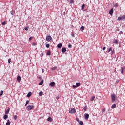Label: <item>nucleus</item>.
Wrapping results in <instances>:
<instances>
[{
  "label": "nucleus",
  "instance_id": "obj_47",
  "mask_svg": "<svg viewBox=\"0 0 125 125\" xmlns=\"http://www.w3.org/2000/svg\"><path fill=\"white\" fill-rule=\"evenodd\" d=\"M114 52H115V50H112L111 52L112 54H113V53H114Z\"/></svg>",
  "mask_w": 125,
  "mask_h": 125
},
{
  "label": "nucleus",
  "instance_id": "obj_17",
  "mask_svg": "<svg viewBox=\"0 0 125 125\" xmlns=\"http://www.w3.org/2000/svg\"><path fill=\"white\" fill-rule=\"evenodd\" d=\"M48 122H52V118L51 117H49L47 119Z\"/></svg>",
  "mask_w": 125,
  "mask_h": 125
},
{
  "label": "nucleus",
  "instance_id": "obj_18",
  "mask_svg": "<svg viewBox=\"0 0 125 125\" xmlns=\"http://www.w3.org/2000/svg\"><path fill=\"white\" fill-rule=\"evenodd\" d=\"M10 110V108H8V109L7 110V111L5 112L6 115H7V114H9Z\"/></svg>",
  "mask_w": 125,
  "mask_h": 125
},
{
  "label": "nucleus",
  "instance_id": "obj_5",
  "mask_svg": "<svg viewBox=\"0 0 125 125\" xmlns=\"http://www.w3.org/2000/svg\"><path fill=\"white\" fill-rule=\"evenodd\" d=\"M70 114H75L76 113V109L75 108H72L69 110Z\"/></svg>",
  "mask_w": 125,
  "mask_h": 125
},
{
  "label": "nucleus",
  "instance_id": "obj_11",
  "mask_svg": "<svg viewBox=\"0 0 125 125\" xmlns=\"http://www.w3.org/2000/svg\"><path fill=\"white\" fill-rule=\"evenodd\" d=\"M124 71H125V66H123L122 67H121V73L124 74Z\"/></svg>",
  "mask_w": 125,
  "mask_h": 125
},
{
  "label": "nucleus",
  "instance_id": "obj_19",
  "mask_svg": "<svg viewBox=\"0 0 125 125\" xmlns=\"http://www.w3.org/2000/svg\"><path fill=\"white\" fill-rule=\"evenodd\" d=\"M94 99H95V96H93L91 98V101H93L94 100Z\"/></svg>",
  "mask_w": 125,
  "mask_h": 125
},
{
  "label": "nucleus",
  "instance_id": "obj_39",
  "mask_svg": "<svg viewBox=\"0 0 125 125\" xmlns=\"http://www.w3.org/2000/svg\"><path fill=\"white\" fill-rule=\"evenodd\" d=\"M8 63H10L11 62V59H9L8 60Z\"/></svg>",
  "mask_w": 125,
  "mask_h": 125
},
{
  "label": "nucleus",
  "instance_id": "obj_14",
  "mask_svg": "<svg viewBox=\"0 0 125 125\" xmlns=\"http://www.w3.org/2000/svg\"><path fill=\"white\" fill-rule=\"evenodd\" d=\"M17 81L19 83H20V81H21V77L19 76L17 77Z\"/></svg>",
  "mask_w": 125,
  "mask_h": 125
},
{
  "label": "nucleus",
  "instance_id": "obj_4",
  "mask_svg": "<svg viewBox=\"0 0 125 125\" xmlns=\"http://www.w3.org/2000/svg\"><path fill=\"white\" fill-rule=\"evenodd\" d=\"M80 85H81V83H77L76 84V85H73V88L75 89L76 87H79V86H80Z\"/></svg>",
  "mask_w": 125,
  "mask_h": 125
},
{
  "label": "nucleus",
  "instance_id": "obj_25",
  "mask_svg": "<svg viewBox=\"0 0 125 125\" xmlns=\"http://www.w3.org/2000/svg\"><path fill=\"white\" fill-rule=\"evenodd\" d=\"M80 30L82 31V32H83V30H84V27L82 26L80 28Z\"/></svg>",
  "mask_w": 125,
  "mask_h": 125
},
{
  "label": "nucleus",
  "instance_id": "obj_45",
  "mask_svg": "<svg viewBox=\"0 0 125 125\" xmlns=\"http://www.w3.org/2000/svg\"><path fill=\"white\" fill-rule=\"evenodd\" d=\"M106 49V47H103V50H105Z\"/></svg>",
  "mask_w": 125,
  "mask_h": 125
},
{
  "label": "nucleus",
  "instance_id": "obj_33",
  "mask_svg": "<svg viewBox=\"0 0 125 125\" xmlns=\"http://www.w3.org/2000/svg\"><path fill=\"white\" fill-rule=\"evenodd\" d=\"M14 119L17 120V115L14 116Z\"/></svg>",
  "mask_w": 125,
  "mask_h": 125
},
{
  "label": "nucleus",
  "instance_id": "obj_1",
  "mask_svg": "<svg viewBox=\"0 0 125 125\" xmlns=\"http://www.w3.org/2000/svg\"><path fill=\"white\" fill-rule=\"evenodd\" d=\"M46 40L47 42H51V41H52V37H51V36H47L46 37Z\"/></svg>",
  "mask_w": 125,
  "mask_h": 125
},
{
  "label": "nucleus",
  "instance_id": "obj_23",
  "mask_svg": "<svg viewBox=\"0 0 125 125\" xmlns=\"http://www.w3.org/2000/svg\"><path fill=\"white\" fill-rule=\"evenodd\" d=\"M32 95V93L31 92H29L27 94V97H30V96H31Z\"/></svg>",
  "mask_w": 125,
  "mask_h": 125
},
{
  "label": "nucleus",
  "instance_id": "obj_16",
  "mask_svg": "<svg viewBox=\"0 0 125 125\" xmlns=\"http://www.w3.org/2000/svg\"><path fill=\"white\" fill-rule=\"evenodd\" d=\"M10 121L9 120V119H8V120H7V123H6V125H10Z\"/></svg>",
  "mask_w": 125,
  "mask_h": 125
},
{
  "label": "nucleus",
  "instance_id": "obj_41",
  "mask_svg": "<svg viewBox=\"0 0 125 125\" xmlns=\"http://www.w3.org/2000/svg\"><path fill=\"white\" fill-rule=\"evenodd\" d=\"M68 47H69V48H72V45L69 44L68 45Z\"/></svg>",
  "mask_w": 125,
  "mask_h": 125
},
{
  "label": "nucleus",
  "instance_id": "obj_10",
  "mask_svg": "<svg viewBox=\"0 0 125 125\" xmlns=\"http://www.w3.org/2000/svg\"><path fill=\"white\" fill-rule=\"evenodd\" d=\"M66 48H62V53H64V52H66Z\"/></svg>",
  "mask_w": 125,
  "mask_h": 125
},
{
  "label": "nucleus",
  "instance_id": "obj_3",
  "mask_svg": "<svg viewBox=\"0 0 125 125\" xmlns=\"http://www.w3.org/2000/svg\"><path fill=\"white\" fill-rule=\"evenodd\" d=\"M125 20V16L123 15V16H121L120 17H119L117 19V20L120 21V20Z\"/></svg>",
  "mask_w": 125,
  "mask_h": 125
},
{
  "label": "nucleus",
  "instance_id": "obj_12",
  "mask_svg": "<svg viewBox=\"0 0 125 125\" xmlns=\"http://www.w3.org/2000/svg\"><path fill=\"white\" fill-rule=\"evenodd\" d=\"M118 40L117 39H114L113 41V43H115V44H118Z\"/></svg>",
  "mask_w": 125,
  "mask_h": 125
},
{
  "label": "nucleus",
  "instance_id": "obj_31",
  "mask_svg": "<svg viewBox=\"0 0 125 125\" xmlns=\"http://www.w3.org/2000/svg\"><path fill=\"white\" fill-rule=\"evenodd\" d=\"M3 94V91L1 90L0 91V96H1Z\"/></svg>",
  "mask_w": 125,
  "mask_h": 125
},
{
  "label": "nucleus",
  "instance_id": "obj_48",
  "mask_svg": "<svg viewBox=\"0 0 125 125\" xmlns=\"http://www.w3.org/2000/svg\"><path fill=\"white\" fill-rule=\"evenodd\" d=\"M71 36H72V37H75V34L74 33H72Z\"/></svg>",
  "mask_w": 125,
  "mask_h": 125
},
{
  "label": "nucleus",
  "instance_id": "obj_8",
  "mask_svg": "<svg viewBox=\"0 0 125 125\" xmlns=\"http://www.w3.org/2000/svg\"><path fill=\"white\" fill-rule=\"evenodd\" d=\"M114 13V9L112 8L111 10L109 11V14L110 15H113V13Z\"/></svg>",
  "mask_w": 125,
  "mask_h": 125
},
{
  "label": "nucleus",
  "instance_id": "obj_37",
  "mask_svg": "<svg viewBox=\"0 0 125 125\" xmlns=\"http://www.w3.org/2000/svg\"><path fill=\"white\" fill-rule=\"evenodd\" d=\"M32 45H33V46H35V45H37V44H36V42H33V43H32Z\"/></svg>",
  "mask_w": 125,
  "mask_h": 125
},
{
  "label": "nucleus",
  "instance_id": "obj_13",
  "mask_svg": "<svg viewBox=\"0 0 125 125\" xmlns=\"http://www.w3.org/2000/svg\"><path fill=\"white\" fill-rule=\"evenodd\" d=\"M62 43H59L57 45V47L58 48H61L62 47Z\"/></svg>",
  "mask_w": 125,
  "mask_h": 125
},
{
  "label": "nucleus",
  "instance_id": "obj_51",
  "mask_svg": "<svg viewBox=\"0 0 125 125\" xmlns=\"http://www.w3.org/2000/svg\"><path fill=\"white\" fill-rule=\"evenodd\" d=\"M117 31H119V29H117Z\"/></svg>",
  "mask_w": 125,
  "mask_h": 125
},
{
  "label": "nucleus",
  "instance_id": "obj_35",
  "mask_svg": "<svg viewBox=\"0 0 125 125\" xmlns=\"http://www.w3.org/2000/svg\"><path fill=\"white\" fill-rule=\"evenodd\" d=\"M110 51H112V47L109 48V49L108 50V53L110 52Z\"/></svg>",
  "mask_w": 125,
  "mask_h": 125
},
{
  "label": "nucleus",
  "instance_id": "obj_29",
  "mask_svg": "<svg viewBox=\"0 0 125 125\" xmlns=\"http://www.w3.org/2000/svg\"><path fill=\"white\" fill-rule=\"evenodd\" d=\"M105 111H106V108H105V107H104L103 108V109L102 110V113H104V112H105Z\"/></svg>",
  "mask_w": 125,
  "mask_h": 125
},
{
  "label": "nucleus",
  "instance_id": "obj_46",
  "mask_svg": "<svg viewBox=\"0 0 125 125\" xmlns=\"http://www.w3.org/2000/svg\"><path fill=\"white\" fill-rule=\"evenodd\" d=\"M42 73H44V69H42Z\"/></svg>",
  "mask_w": 125,
  "mask_h": 125
},
{
  "label": "nucleus",
  "instance_id": "obj_42",
  "mask_svg": "<svg viewBox=\"0 0 125 125\" xmlns=\"http://www.w3.org/2000/svg\"><path fill=\"white\" fill-rule=\"evenodd\" d=\"M83 110L84 111H86V110H87V107H84Z\"/></svg>",
  "mask_w": 125,
  "mask_h": 125
},
{
  "label": "nucleus",
  "instance_id": "obj_50",
  "mask_svg": "<svg viewBox=\"0 0 125 125\" xmlns=\"http://www.w3.org/2000/svg\"><path fill=\"white\" fill-rule=\"evenodd\" d=\"M42 56H43V53H42Z\"/></svg>",
  "mask_w": 125,
  "mask_h": 125
},
{
  "label": "nucleus",
  "instance_id": "obj_21",
  "mask_svg": "<svg viewBox=\"0 0 125 125\" xmlns=\"http://www.w3.org/2000/svg\"><path fill=\"white\" fill-rule=\"evenodd\" d=\"M85 7V5L83 4L82 5V10H83L84 9V7Z\"/></svg>",
  "mask_w": 125,
  "mask_h": 125
},
{
  "label": "nucleus",
  "instance_id": "obj_26",
  "mask_svg": "<svg viewBox=\"0 0 125 125\" xmlns=\"http://www.w3.org/2000/svg\"><path fill=\"white\" fill-rule=\"evenodd\" d=\"M50 54H51L50 50H48L47 52V55H50Z\"/></svg>",
  "mask_w": 125,
  "mask_h": 125
},
{
  "label": "nucleus",
  "instance_id": "obj_24",
  "mask_svg": "<svg viewBox=\"0 0 125 125\" xmlns=\"http://www.w3.org/2000/svg\"><path fill=\"white\" fill-rule=\"evenodd\" d=\"M78 123L79 124V125H83V122L82 121H79Z\"/></svg>",
  "mask_w": 125,
  "mask_h": 125
},
{
  "label": "nucleus",
  "instance_id": "obj_9",
  "mask_svg": "<svg viewBox=\"0 0 125 125\" xmlns=\"http://www.w3.org/2000/svg\"><path fill=\"white\" fill-rule=\"evenodd\" d=\"M84 117L85 120H88V118H89V114H86L84 115Z\"/></svg>",
  "mask_w": 125,
  "mask_h": 125
},
{
  "label": "nucleus",
  "instance_id": "obj_44",
  "mask_svg": "<svg viewBox=\"0 0 125 125\" xmlns=\"http://www.w3.org/2000/svg\"><path fill=\"white\" fill-rule=\"evenodd\" d=\"M32 39H33V37H30L29 39V41H31L32 40Z\"/></svg>",
  "mask_w": 125,
  "mask_h": 125
},
{
  "label": "nucleus",
  "instance_id": "obj_40",
  "mask_svg": "<svg viewBox=\"0 0 125 125\" xmlns=\"http://www.w3.org/2000/svg\"><path fill=\"white\" fill-rule=\"evenodd\" d=\"M28 29H29V27H25V28H24V30L25 31H28Z\"/></svg>",
  "mask_w": 125,
  "mask_h": 125
},
{
  "label": "nucleus",
  "instance_id": "obj_34",
  "mask_svg": "<svg viewBox=\"0 0 125 125\" xmlns=\"http://www.w3.org/2000/svg\"><path fill=\"white\" fill-rule=\"evenodd\" d=\"M28 104H29V101L28 100L26 101V104H25V106H27V105H28Z\"/></svg>",
  "mask_w": 125,
  "mask_h": 125
},
{
  "label": "nucleus",
  "instance_id": "obj_32",
  "mask_svg": "<svg viewBox=\"0 0 125 125\" xmlns=\"http://www.w3.org/2000/svg\"><path fill=\"white\" fill-rule=\"evenodd\" d=\"M6 22H5V21H4V22H3L2 23V25H3V26H4V25H6Z\"/></svg>",
  "mask_w": 125,
  "mask_h": 125
},
{
  "label": "nucleus",
  "instance_id": "obj_36",
  "mask_svg": "<svg viewBox=\"0 0 125 125\" xmlns=\"http://www.w3.org/2000/svg\"><path fill=\"white\" fill-rule=\"evenodd\" d=\"M70 3L72 4V3H74V0H71L70 1Z\"/></svg>",
  "mask_w": 125,
  "mask_h": 125
},
{
  "label": "nucleus",
  "instance_id": "obj_38",
  "mask_svg": "<svg viewBox=\"0 0 125 125\" xmlns=\"http://www.w3.org/2000/svg\"><path fill=\"white\" fill-rule=\"evenodd\" d=\"M14 13V11H13V10H12L11 12H10V13L12 15H13V13Z\"/></svg>",
  "mask_w": 125,
  "mask_h": 125
},
{
  "label": "nucleus",
  "instance_id": "obj_22",
  "mask_svg": "<svg viewBox=\"0 0 125 125\" xmlns=\"http://www.w3.org/2000/svg\"><path fill=\"white\" fill-rule=\"evenodd\" d=\"M42 94H43V92H42V91H41L39 93V96H42Z\"/></svg>",
  "mask_w": 125,
  "mask_h": 125
},
{
  "label": "nucleus",
  "instance_id": "obj_2",
  "mask_svg": "<svg viewBox=\"0 0 125 125\" xmlns=\"http://www.w3.org/2000/svg\"><path fill=\"white\" fill-rule=\"evenodd\" d=\"M32 109H34V106L33 105H28L26 108L27 111H31Z\"/></svg>",
  "mask_w": 125,
  "mask_h": 125
},
{
  "label": "nucleus",
  "instance_id": "obj_30",
  "mask_svg": "<svg viewBox=\"0 0 125 125\" xmlns=\"http://www.w3.org/2000/svg\"><path fill=\"white\" fill-rule=\"evenodd\" d=\"M50 46V45H49V44H47L46 45V47H47V48H49Z\"/></svg>",
  "mask_w": 125,
  "mask_h": 125
},
{
  "label": "nucleus",
  "instance_id": "obj_52",
  "mask_svg": "<svg viewBox=\"0 0 125 125\" xmlns=\"http://www.w3.org/2000/svg\"><path fill=\"white\" fill-rule=\"evenodd\" d=\"M117 31H119V29H117Z\"/></svg>",
  "mask_w": 125,
  "mask_h": 125
},
{
  "label": "nucleus",
  "instance_id": "obj_27",
  "mask_svg": "<svg viewBox=\"0 0 125 125\" xmlns=\"http://www.w3.org/2000/svg\"><path fill=\"white\" fill-rule=\"evenodd\" d=\"M56 69H57V67H54L52 68V71H54L55 70H56Z\"/></svg>",
  "mask_w": 125,
  "mask_h": 125
},
{
  "label": "nucleus",
  "instance_id": "obj_6",
  "mask_svg": "<svg viewBox=\"0 0 125 125\" xmlns=\"http://www.w3.org/2000/svg\"><path fill=\"white\" fill-rule=\"evenodd\" d=\"M111 98H112V101H116V95L115 94L111 95Z\"/></svg>",
  "mask_w": 125,
  "mask_h": 125
},
{
  "label": "nucleus",
  "instance_id": "obj_43",
  "mask_svg": "<svg viewBox=\"0 0 125 125\" xmlns=\"http://www.w3.org/2000/svg\"><path fill=\"white\" fill-rule=\"evenodd\" d=\"M76 121L77 122H78L79 123V122H80V120L79 119V118L78 117L76 118Z\"/></svg>",
  "mask_w": 125,
  "mask_h": 125
},
{
  "label": "nucleus",
  "instance_id": "obj_15",
  "mask_svg": "<svg viewBox=\"0 0 125 125\" xmlns=\"http://www.w3.org/2000/svg\"><path fill=\"white\" fill-rule=\"evenodd\" d=\"M43 84V80H42L39 83V85H42Z\"/></svg>",
  "mask_w": 125,
  "mask_h": 125
},
{
  "label": "nucleus",
  "instance_id": "obj_7",
  "mask_svg": "<svg viewBox=\"0 0 125 125\" xmlns=\"http://www.w3.org/2000/svg\"><path fill=\"white\" fill-rule=\"evenodd\" d=\"M50 86H51V87H53V86H55V82H51L50 83Z\"/></svg>",
  "mask_w": 125,
  "mask_h": 125
},
{
  "label": "nucleus",
  "instance_id": "obj_49",
  "mask_svg": "<svg viewBox=\"0 0 125 125\" xmlns=\"http://www.w3.org/2000/svg\"><path fill=\"white\" fill-rule=\"evenodd\" d=\"M115 6H116L117 7L118 6V4H115Z\"/></svg>",
  "mask_w": 125,
  "mask_h": 125
},
{
  "label": "nucleus",
  "instance_id": "obj_20",
  "mask_svg": "<svg viewBox=\"0 0 125 125\" xmlns=\"http://www.w3.org/2000/svg\"><path fill=\"white\" fill-rule=\"evenodd\" d=\"M7 118H8V116L7 115H4L3 118L4 120H6V119H7Z\"/></svg>",
  "mask_w": 125,
  "mask_h": 125
},
{
  "label": "nucleus",
  "instance_id": "obj_28",
  "mask_svg": "<svg viewBox=\"0 0 125 125\" xmlns=\"http://www.w3.org/2000/svg\"><path fill=\"white\" fill-rule=\"evenodd\" d=\"M114 108H116V104H113V105L111 106V108H112V109H114Z\"/></svg>",
  "mask_w": 125,
  "mask_h": 125
}]
</instances>
